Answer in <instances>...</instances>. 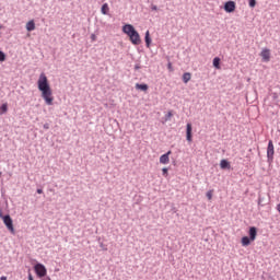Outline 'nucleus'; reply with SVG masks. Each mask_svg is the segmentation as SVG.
Here are the masks:
<instances>
[{"label": "nucleus", "instance_id": "7ed1b4c3", "mask_svg": "<svg viewBox=\"0 0 280 280\" xmlns=\"http://www.w3.org/2000/svg\"><path fill=\"white\" fill-rule=\"evenodd\" d=\"M35 272L39 279H43V277H47V268H45V265L37 264L35 265Z\"/></svg>", "mask_w": 280, "mask_h": 280}, {"label": "nucleus", "instance_id": "4468645a", "mask_svg": "<svg viewBox=\"0 0 280 280\" xmlns=\"http://www.w3.org/2000/svg\"><path fill=\"white\" fill-rule=\"evenodd\" d=\"M250 242H253L250 238H248V236H243L241 238V244L242 246L246 247V246H250Z\"/></svg>", "mask_w": 280, "mask_h": 280}, {"label": "nucleus", "instance_id": "cd10ccee", "mask_svg": "<svg viewBox=\"0 0 280 280\" xmlns=\"http://www.w3.org/2000/svg\"><path fill=\"white\" fill-rule=\"evenodd\" d=\"M0 280H8V277L2 276Z\"/></svg>", "mask_w": 280, "mask_h": 280}, {"label": "nucleus", "instance_id": "6e6552de", "mask_svg": "<svg viewBox=\"0 0 280 280\" xmlns=\"http://www.w3.org/2000/svg\"><path fill=\"white\" fill-rule=\"evenodd\" d=\"M224 10H225V12H229V13L235 12V2L234 1L225 2Z\"/></svg>", "mask_w": 280, "mask_h": 280}, {"label": "nucleus", "instance_id": "423d86ee", "mask_svg": "<svg viewBox=\"0 0 280 280\" xmlns=\"http://www.w3.org/2000/svg\"><path fill=\"white\" fill-rule=\"evenodd\" d=\"M129 39L131 40L132 45H141V36L139 35V32L133 33Z\"/></svg>", "mask_w": 280, "mask_h": 280}, {"label": "nucleus", "instance_id": "f257e3e1", "mask_svg": "<svg viewBox=\"0 0 280 280\" xmlns=\"http://www.w3.org/2000/svg\"><path fill=\"white\" fill-rule=\"evenodd\" d=\"M38 91L42 93V98L44 100L47 106H54V91L51 90V85L49 84V79H47V74L42 72L37 80Z\"/></svg>", "mask_w": 280, "mask_h": 280}, {"label": "nucleus", "instance_id": "aec40b11", "mask_svg": "<svg viewBox=\"0 0 280 280\" xmlns=\"http://www.w3.org/2000/svg\"><path fill=\"white\" fill-rule=\"evenodd\" d=\"M213 67H215V69H220V58L215 57L213 59Z\"/></svg>", "mask_w": 280, "mask_h": 280}, {"label": "nucleus", "instance_id": "6ab92c4d", "mask_svg": "<svg viewBox=\"0 0 280 280\" xmlns=\"http://www.w3.org/2000/svg\"><path fill=\"white\" fill-rule=\"evenodd\" d=\"M136 89H138V91H148V84H136Z\"/></svg>", "mask_w": 280, "mask_h": 280}, {"label": "nucleus", "instance_id": "ddd939ff", "mask_svg": "<svg viewBox=\"0 0 280 280\" xmlns=\"http://www.w3.org/2000/svg\"><path fill=\"white\" fill-rule=\"evenodd\" d=\"M220 167L221 170H231V163L226 160H221Z\"/></svg>", "mask_w": 280, "mask_h": 280}, {"label": "nucleus", "instance_id": "1a4fd4ad", "mask_svg": "<svg viewBox=\"0 0 280 280\" xmlns=\"http://www.w3.org/2000/svg\"><path fill=\"white\" fill-rule=\"evenodd\" d=\"M170 154H172V151H167V153L160 156V163L162 165H167V163H170Z\"/></svg>", "mask_w": 280, "mask_h": 280}, {"label": "nucleus", "instance_id": "f03ea898", "mask_svg": "<svg viewBox=\"0 0 280 280\" xmlns=\"http://www.w3.org/2000/svg\"><path fill=\"white\" fill-rule=\"evenodd\" d=\"M3 224L7 226L8 231H10V233H12V235H14L15 231H14V223L12 221V218L7 214L5 217H3Z\"/></svg>", "mask_w": 280, "mask_h": 280}, {"label": "nucleus", "instance_id": "bb28decb", "mask_svg": "<svg viewBox=\"0 0 280 280\" xmlns=\"http://www.w3.org/2000/svg\"><path fill=\"white\" fill-rule=\"evenodd\" d=\"M28 280H34V277L32 276V273H28Z\"/></svg>", "mask_w": 280, "mask_h": 280}, {"label": "nucleus", "instance_id": "412c9836", "mask_svg": "<svg viewBox=\"0 0 280 280\" xmlns=\"http://www.w3.org/2000/svg\"><path fill=\"white\" fill-rule=\"evenodd\" d=\"M0 62H5V52L0 50Z\"/></svg>", "mask_w": 280, "mask_h": 280}, {"label": "nucleus", "instance_id": "39448f33", "mask_svg": "<svg viewBox=\"0 0 280 280\" xmlns=\"http://www.w3.org/2000/svg\"><path fill=\"white\" fill-rule=\"evenodd\" d=\"M267 156L268 159H273L275 156V144L272 143V140H270L268 143Z\"/></svg>", "mask_w": 280, "mask_h": 280}, {"label": "nucleus", "instance_id": "f8f14e48", "mask_svg": "<svg viewBox=\"0 0 280 280\" xmlns=\"http://www.w3.org/2000/svg\"><path fill=\"white\" fill-rule=\"evenodd\" d=\"M26 30L27 32H34V30H36V23H34V20L26 23Z\"/></svg>", "mask_w": 280, "mask_h": 280}, {"label": "nucleus", "instance_id": "4be33fe9", "mask_svg": "<svg viewBox=\"0 0 280 280\" xmlns=\"http://www.w3.org/2000/svg\"><path fill=\"white\" fill-rule=\"evenodd\" d=\"M208 200H212L213 199V190H209L207 194H206Z\"/></svg>", "mask_w": 280, "mask_h": 280}, {"label": "nucleus", "instance_id": "9b49d317", "mask_svg": "<svg viewBox=\"0 0 280 280\" xmlns=\"http://www.w3.org/2000/svg\"><path fill=\"white\" fill-rule=\"evenodd\" d=\"M191 130H192V128H191V124L190 122H188L187 125H186V139H187V141H189V143H191V141H192V139H191Z\"/></svg>", "mask_w": 280, "mask_h": 280}, {"label": "nucleus", "instance_id": "c85d7f7f", "mask_svg": "<svg viewBox=\"0 0 280 280\" xmlns=\"http://www.w3.org/2000/svg\"><path fill=\"white\" fill-rule=\"evenodd\" d=\"M37 194H43V189H37Z\"/></svg>", "mask_w": 280, "mask_h": 280}, {"label": "nucleus", "instance_id": "393cba45", "mask_svg": "<svg viewBox=\"0 0 280 280\" xmlns=\"http://www.w3.org/2000/svg\"><path fill=\"white\" fill-rule=\"evenodd\" d=\"M151 10H153L154 12H156V10H159V7H156L155 4L151 5Z\"/></svg>", "mask_w": 280, "mask_h": 280}, {"label": "nucleus", "instance_id": "9d476101", "mask_svg": "<svg viewBox=\"0 0 280 280\" xmlns=\"http://www.w3.org/2000/svg\"><path fill=\"white\" fill-rule=\"evenodd\" d=\"M248 235H249L248 238H250L252 242H255V240H257V228L250 226L248 231Z\"/></svg>", "mask_w": 280, "mask_h": 280}, {"label": "nucleus", "instance_id": "2f4dec72", "mask_svg": "<svg viewBox=\"0 0 280 280\" xmlns=\"http://www.w3.org/2000/svg\"><path fill=\"white\" fill-rule=\"evenodd\" d=\"M45 280H51V278H46Z\"/></svg>", "mask_w": 280, "mask_h": 280}, {"label": "nucleus", "instance_id": "f704fd0d", "mask_svg": "<svg viewBox=\"0 0 280 280\" xmlns=\"http://www.w3.org/2000/svg\"><path fill=\"white\" fill-rule=\"evenodd\" d=\"M0 176H1V173H0Z\"/></svg>", "mask_w": 280, "mask_h": 280}, {"label": "nucleus", "instance_id": "473e14b6", "mask_svg": "<svg viewBox=\"0 0 280 280\" xmlns=\"http://www.w3.org/2000/svg\"><path fill=\"white\" fill-rule=\"evenodd\" d=\"M168 68H172V65H171V63L168 65Z\"/></svg>", "mask_w": 280, "mask_h": 280}, {"label": "nucleus", "instance_id": "c756f323", "mask_svg": "<svg viewBox=\"0 0 280 280\" xmlns=\"http://www.w3.org/2000/svg\"><path fill=\"white\" fill-rule=\"evenodd\" d=\"M167 117H172V112H168Z\"/></svg>", "mask_w": 280, "mask_h": 280}, {"label": "nucleus", "instance_id": "a211bd4d", "mask_svg": "<svg viewBox=\"0 0 280 280\" xmlns=\"http://www.w3.org/2000/svg\"><path fill=\"white\" fill-rule=\"evenodd\" d=\"M5 113H8V103L0 106V115H5Z\"/></svg>", "mask_w": 280, "mask_h": 280}, {"label": "nucleus", "instance_id": "7c9ffc66", "mask_svg": "<svg viewBox=\"0 0 280 280\" xmlns=\"http://www.w3.org/2000/svg\"><path fill=\"white\" fill-rule=\"evenodd\" d=\"M92 40H95V35H92Z\"/></svg>", "mask_w": 280, "mask_h": 280}, {"label": "nucleus", "instance_id": "5701e85b", "mask_svg": "<svg viewBox=\"0 0 280 280\" xmlns=\"http://www.w3.org/2000/svg\"><path fill=\"white\" fill-rule=\"evenodd\" d=\"M257 5V0H249V8H255Z\"/></svg>", "mask_w": 280, "mask_h": 280}, {"label": "nucleus", "instance_id": "b1692460", "mask_svg": "<svg viewBox=\"0 0 280 280\" xmlns=\"http://www.w3.org/2000/svg\"><path fill=\"white\" fill-rule=\"evenodd\" d=\"M162 174H163V176H167V174H168V172H167V168H162Z\"/></svg>", "mask_w": 280, "mask_h": 280}, {"label": "nucleus", "instance_id": "2eb2a0df", "mask_svg": "<svg viewBox=\"0 0 280 280\" xmlns=\"http://www.w3.org/2000/svg\"><path fill=\"white\" fill-rule=\"evenodd\" d=\"M144 40H145L147 47H150V45H152V38H150V31L145 32Z\"/></svg>", "mask_w": 280, "mask_h": 280}, {"label": "nucleus", "instance_id": "72a5a7b5", "mask_svg": "<svg viewBox=\"0 0 280 280\" xmlns=\"http://www.w3.org/2000/svg\"><path fill=\"white\" fill-rule=\"evenodd\" d=\"M136 69H139V67H138V66H136Z\"/></svg>", "mask_w": 280, "mask_h": 280}, {"label": "nucleus", "instance_id": "a878e982", "mask_svg": "<svg viewBox=\"0 0 280 280\" xmlns=\"http://www.w3.org/2000/svg\"><path fill=\"white\" fill-rule=\"evenodd\" d=\"M0 218L1 220H3V218H5V215H3V210L0 209Z\"/></svg>", "mask_w": 280, "mask_h": 280}, {"label": "nucleus", "instance_id": "dca6fc26", "mask_svg": "<svg viewBox=\"0 0 280 280\" xmlns=\"http://www.w3.org/2000/svg\"><path fill=\"white\" fill-rule=\"evenodd\" d=\"M102 14H108L110 12V8H108V3H104L101 8Z\"/></svg>", "mask_w": 280, "mask_h": 280}, {"label": "nucleus", "instance_id": "20e7f679", "mask_svg": "<svg viewBox=\"0 0 280 280\" xmlns=\"http://www.w3.org/2000/svg\"><path fill=\"white\" fill-rule=\"evenodd\" d=\"M122 32L124 34H127V36H129V38L136 34L137 30H135V26H132L131 24H126L122 26Z\"/></svg>", "mask_w": 280, "mask_h": 280}, {"label": "nucleus", "instance_id": "0eeeda50", "mask_svg": "<svg viewBox=\"0 0 280 280\" xmlns=\"http://www.w3.org/2000/svg\"><path fill=\"white\" fill-rule=\"evenodd\" d=\"M264 62H270V49L264 48L260 52Z\"/></svg>", "mask_w": 280, "mask_h": 280}, {"label": "nucleus", "instance_id": "f3484780", "mask_svg": "<svg viewBox=\"0 0 280 280\" xmlns=\"http://www.w3.org/2000/svg\"><path fill=\"white\" fill-rule=\"evenodd\" d=\"M189 80H191V73L185 72V73L183 74V82H184L185 84H187V82H189Z\"/></svg>", "mask_w": 280, "mask_h": 280}]
</instances>
